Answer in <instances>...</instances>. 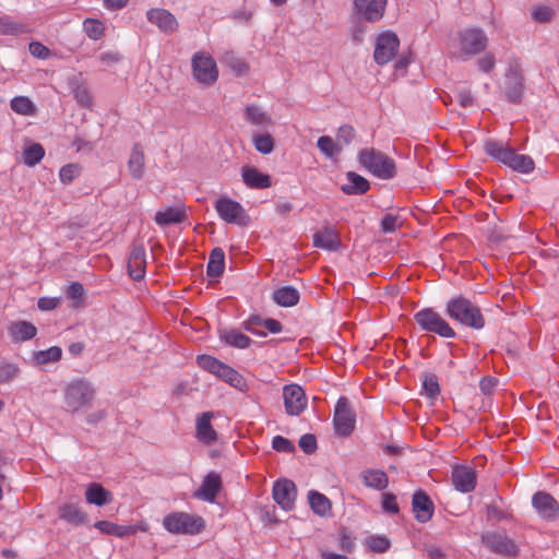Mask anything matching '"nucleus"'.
I'll list each match as a JSON object with an SVG mask.
<instances>
[{"label":"nucleus","mask_w":559,"mask_h":559,"mask_svg":"<svg viewBox=\"0 0 559 559\" xmlns=\"http://www.w3.org/2000/svg\"><path fill=\"white\" fill-rule=\"evenodd\" d=\"M313 246L330 251L337 250L341 239L337 231L331 226H324L313 235Z\"/></svg>","instance_id":"23"},{"label":"nucleus","mask_w":559,"mask_h":559,"mask_svg":"<svg viewBox=\"0 0 559 559\" xmlns=\"http://www.w3.org/2000/svg\"><path fill=\"white\" fill-rule=\"evenodd\" d=\"M412 509L415 519L420 523H426L432 518L435 506L424 490H418L413 495Z\"/></svg>","instance_id":"18"},{"label":"nucleus","mask_w":559,"mask_h":559,"mask_svg":"<svg viewBox=\"0 0 559 559\" xmlns=\"http://www.w3.org/2000/svg\"><path fill=\"white\" fill-rule=\"evenodd\" d=\"M273 498L284 510H292L296 499V486L288 479L277 480L273 486Z\"/></svg>","instance_id":"16"},{"label":"nucleus","mask_w":559,"mask_h":559,"mask_svg":"<svg viewBox=\"0 0 559 559\" xmlns=\"http://www.w3.org/2000/svg\"><path fill=\"white\" fill-rule=\"evenodd\" d=\"M217 377L241 392L249 390L246 379L238 371L225 364Z\"/></svg>","instance_id":"32"},{"label":"nucleus","mask_w":559,"mask_h":559,"mask_svg":"<svg viewBox=\"0 0 559 559\" xmlns=\"http://www.w3.org/2000/svg\"><path fill=\"white\" fill-rule=\"evenodd\" d=\"M73 95H74V98L76 99V102L81 106H83V107L91 106V104H92V96L90 94L88 88L85 85H83V84L76 85L73 88Z\"/></svg>","instance_id":"52"},{"label":"nucleus","mask_w":559,"mask_h":559,"mask_svg":"<svg viewBox=\"0 0 559 559\" xmlns=\"http://www.w3.org/2000/svg\"><path fill=\"white\" fill-rule=\"evenodd\" d=\"M212 418L213 413L205 412L197 419V437L205 444H212L217 440V432L211 424Z\"/></svg>","instance_id":"26"},{"label":"nucleus","mask_w":559,"mask_h":559,"mask_svg":"<svg viewBox=\"0 0 559 559\" xmlns=\"http://www.w3.org/2000/svg\"><path fill=\"white\" fill-rule=\"evenodd\" d=\"M127 166L133 179L140 180L143 178L145 174V155L140 143H135L132 146Z\"/></svg>","instance_id":"25"},{"label":"nucleus","mask_w":559,"mask_h":559,"mask_svg":"<svg viewBox=\"0 0 559 559\" xmlns=\"http://www.w3.org/2000/svg\"><path fill=\"white\" fill-rule=\"evenodd\" d=\"M451 480L456 490L467 493L475 489L477 475L471 466L456 465L452 469Z\"/></svg>","instance_id":"15"},{"label":"nucleus","mask_w":559,"mask_h":559,"mask_svg":"<svg viewBox=\"0 0 559 559\" xmlns=\"http://www.w3.org/2000/svg\"><path fill=\"white\" fill-rule=\"evenodd\" d=\"M532 504L546 521H555L559 518V503L546 491L536 492L532 498Z\"/></svg>","instance_id":"14"},{"label":"nucleus","mask_w":559,"mask_h":559,"mask_svg":"<svg viewBox=\"0 0 559 559\" xmlns=\"http://www.w3.org/2000/svg\"><path fill=\"white\" fill-rule=\"evenodd\" d=\"M300 449L307 453L312 454L317 451V439L311 433H306L299 439Z\"/></svg>","instance_id":"56"},{"label":"nucleus","mask_w":559,"mask_h":559,"mask_svg":"<svg viewBox=\"0 0 559 559\" xmlns=\"http://www.w3.org/2000/svg\"><path fill=\"white\" fill-rule=\"evenodd\" d=\"M163 524L168 532L174 534L194 535L205 527V522L201 516L186 512H173L166 515Z\"/></svg>","instance_id":"5"},{"label":"nucleus","mask_w":559,"mask_h":559,"mask_svg":"<svg viewBox=\"0 0 559 559\" xmlns=\"http://www.w3.org/2000/svg\"><path fill=\"white\" fill-rule=\"evenodd\" d=\"M82 166L76 163H70L61 167L59 171L60 181L63 185H70L76 177L80 176Z\"/></svg>","instance_id":"44"},{"label":"nucleus","mask_w":559,"mask_h":559,"mask_svg":"<svg viewBox=\"0 0 559 559\" xmlns=\"http://www.w3.org/2000/svg\"><path fill=\"white\" fill-rule=\"evenodd\" d=\"M44 156L45 150L43 145L39 143H33L32 145L27 146L23 152L24 163L29 167H34L35 165H37Z\"/></svg>","instance_id":"41"},{"label":"nucleus","mask_w":559,"mask_h":559,"mask_svg":"<svg viewBox=\"0 0 559 559\" xmlns=\"http://www.w3.org/2000/svg\"><path fill=\"white\" fill-rule=\"evenodd\" d=\"M359 160L370 173L381 179H390L395 176L394 160L380 151L365 148L359 153Z\"/></svg>","instance_id":"4"},{"label":"nucleus","mask_w":559,"mask_h":559,"mask_svg":"<svg viewBox=\"0 0 559 559\" xmlns=\"http://www.w3.org/2000/svg\"><path fill=\"white\" fill-rule=\"evenodd\" d=\"M481 539L486 547H488L492 552L510 558H515L519 555V548L516 544L506 534L487 533L483 535Z\"/></svg>","instance_id":"12"},{"label":"nucleus","mask_w":559,"mask_h":559,"mask_svg":"<svg viewBox=\"0 0 559 559\" xmlns=\"http://www.w3.org/2000/svg\"><path fill=\"white\" fill-rule=\"evenodd\" d=\"M477 64L483 72L489 73L496 66V59L492 53H486L477 60Z\"/></svg>","instance_id":"62"},{"label":"nucleus","mask_w":559,"mask_h":559,"mask_svg":"<svg viewBox=\"0 0 559 559\" xmlns=\"http://www.w3.org/2000/svg\"><path fill=\"white\" fill-rule=\"evenodd\" d=\"M84 32L91 39H99L105 31L104 24L94 19H86L83 23Z\"/></svg>","instance_id":"48"},{"label":"nucleus","mask_w":559,"mask_h":559,"mask_svg":"<svg viewBox=\"0 0 559 559\" xmlns=\"http://www.w3.org/2000/svg\"><path fill=\"white\" fill-rule=\"evenodd\" d=\"M84 293H85V289H84L83 285L79 282H74L68 287L66 295H67V298H69V299L81 300L84 296Z\"/></svg>","instance_id":"60"},{"label":"nucleus","mask_w":559,"mask_h":559,"mask_svg":"<svg viewBox=\"0 0 559 559\" xmlns=\"http://www.w3.org/2000/svg\"><path fill=\"white\" fill-rule=\"evenodd\" d=\"M257 151L262 154H270L274 148V140L269 133H261L253 136Z\"/></svg>","instance_id":"47"},{"label":"nucleus","mask_w":559,"mask_h":559,"mask_svg":"<svg viewBox=\"0 0 559 559\" xmlns=\"http://www.w3.org/2000/svg\"><path fill=\"white\" fill-rule=\"evenodd\" d=\"M308 498L310 508L316 514L324 516L330 513L332 504L329 498L323 493L312 490L309 492Z\"/></svg>","instance_id":"38"},{"label":"nucleus","mask_w":559,"mask_h":559,"mask_svg":"<svg viewBox=\"0 0 559 559\" xmlns=\"http://www.w3.org/2000/svg\"><path fill=\"white\" fill-rule=\"evenodd\" d=\"M382 508L385 512L396 514L400 511L396 497L391 492L382 495Z\"/></svg>","instance_id":"57"},{"label":"nucleus","mask_w":559,"mask_h":559,"mask_svg":"<svg viewBox=\"0 0 559 559\" xmlns=\"http://www.w3.org/2000/svg\"><path fill=\"white\" fill-rule=\"evenodd\" d=\"M285 411L290 416H298L307 406L304 389L298 384H288L283 388Z\"/></svg>","instance_id":"13"},{"label":"nucleus","mask_w":559,"mask_h":559,"mask_svg":"<svg viewBox=\"0 0 559 559\" xmlns=\"http://www.w3.org/2000/svg\"><path fill=\"white\" fill-rule=\"evenodd\" d=\"M503 164L513 170L524 174L531 173L534 169V160L527 155L516 154L513 148H510V155H508Z\"/></svg>","instance_id":"30"},{"label":"nucleus","mask_w":559,"mask_h":559,"mask_svg":"<svg viewBox=\"0 0 559 559\" xmlns=\"http://www.w3.org/2000/svg\"><path fill=\"white\" fill-rule=\"evenodd\" d=\"M29 52L37 58L46 59L48 58L50 51L49 49L38 41H33L29 44Z\"/></svg>","instance_id":"61"},{"label":"nucleus","mask_w":559,"mask_h":559,"mask_svg":"<svg viewBox=\"0 0 559 559\" xmlns=\"http://www.w3.org/2000/svg\"><path fill=\"white\" fill-rule=\"evenodd\" d=\"M222 337L228 345L241 349L247 348L251 343V340L246 334L236 330L225 332Z\"/></svg>","instance_id":"43"},{"label":"nucleus","mask_w":559,"mask_h":559,"mask_svg":"<svg viewBox=\"0 0 559 559\" xmlns=\"http://www.w3.org/2000/svg\"><path fill=\"white\" fill-rule=\"evenodd\" d=\"M273 300L282 307H293L299 301V292L292 286L281 287L273 293Z\"/></svg>","instance_id":"35"},{"label":"nucleus","mask_w":559,"mask_h":559,"mask_svg":"<svg viewBox=\"0 0 559 559\" xmlns=\"http://www.w3.org/2000/svg\"><path fill=\"white\" fill-rule=\"evenodd\" d=\"M317 145L322 154H324L326 157H333L341 151V148L336 146L333 139L328 135L320 136Z\"/></svg>","instance_id":"50"},{"label":"nucleus","mask_w":559,"mask_h":559,"mask_svg":"<svg viewBox=\"0 0 559 559\" xmlns=\"http://www.w3.org/2000/svg\"><path fill=\"white\" fill-rule=\"evenodd\" d=\"M355 138V130L352 126L344 124L340 127L337 131V139L343 141L345 144H349Z\"/></svg>","instance_id":"63"},{"label":"nucleus","mask_w":559,"mask_h":559,"mask_svg":"<svg viewBox=\"0 0 559 559\" xmlns=\"http://www.w3.org/2000/svg\"><path fill=\"white\" fill-rule=\"evenodd\" d=\"M362 484L376 490H384L389 485V477L382 469L367 468L359 475Z\"/></svg>","instance_id":"27"},{"label":"nucleus","mask_w":559,"mask_h":559,"mask_svg":"<svg viewBox=\"0 0 559 559\" xmlns=\"http://www.w3.org/2000/svg\"><path fill=\"white\" fill-rule=\"evenodd\" d=\"M62 350L58 346H52L46 350H39L34 354V359L37 365H46L60 360Z\"/></svg>","instance_id":"42"},{"label":"nucleus","mask_w":559,"mask_h":559,"mask_svg":"<svg viewBox=\"0 0 559 559\" xmlns=\"http://www.w3.org/2000/svg\"><path fill=\"white\" fill-rule=\"evenodd\" d=\"M221 488V475L215 472H211L204 477L200 488L194 492V497L209 502H213L215 501V498Z\"/></svg>","instance_id":"20"},{"label":"nucleus","mask_w":559,"mask_h":559,"mask_svg":"<svg viewBox=\"0 0 559 559\" xmlns=\"http://www.w3.org/2000/svg\"><path fill=\"white\" fill-rule=\"evenodd\" d=\"M59 300L57 298L41 297L38 299V308L43 311H49L57 308Z\"/></svg>","instance_id":"64"},{"label":"nucleus","mask_w":559,"mask_h":559,"mask_svg":"<svg viewBox=\"0 0 559 559\" xmlns=\"http://www.w3.org/2000/svg\"><path fill=\"white\" fill-rule=\"evenodd\" d=\"M399 46L400 40L395 33L385 32L380 34L373 52L374 61L379 66L386 64L395 57Z\"/></svg>","instance_id":"11"},{"label":"nucleus","mask_w":559,"mask_h":559,"mask_svg":"<svg viewBox=\"0 0 559 559\" xmlns=\"http://www.w3.org/2000/svg\"><path fill=\"white\" fill-rule=\"evenodd\" d=\"M197 362L202 369H204L211 373H214L216 376H218L221 369L224 366V362H222L218 359H216L212 356H209V355L198 356Z\"/></svg>","instance_id":"46"},{"label":"nucleus","mask_w":559,"mask_h":559,"mask_svg":"<svg viewBox=\"0 0 559 559\" xmlns=\"http://www.w3.org/2000/svg\"><path fill=\"white\" fill-rule=\"evenodd\" d=\"M145 248L141 243H133L128 259V272L132 280L140 281L145 275Z\"/></svg>","instance_id":"17"},{"label":"nucleus","mask_w":559,"mask_h":559,"mask_svg":"<svg viewBox=\"0 0 559 559\" xmlns=\"http://www.w3.org/2000/svg\"><path fill=\"white\" fill-rule=\"evenodd\" d=\"M20 373L16 364L2 361L0 362V383H8L14 380Z\"/></svg>","instance_id":"49"},{"label":"nucleus","mask_w":559,"mask_h":559,"mask_svg":"<svg viewBox=\"0 0 559 559\" xmlns=\"http://www.w3.org/2000/svg\"><path fill=\"white\" fill-rule=\"evenodd\" d=\"M242 180L251 189H266L272 185L271 177L263 174L255 167L243 166L241 169Z\"/></svg>","instance_id":"24"},{"label":"nucleus","mask_w":559,"mask_h":559,"mask_svg":"<svg viewBox=\"0 0 559 559\" xmlns=\"http://www.w3.org/2000/svg\"><path fill=\"white\" fill-rule=\"evenodd\" d=\"M94 526L104 534L117 537H124L136 532L135 527L132 525L122 526L109 521H98Z\"/></svg>","instance_id":"34"},{"label":"nucleus","mask_w":559,"mask_h":559,"mask_svg":"<svg viewBox=\"0 0 559 559\" xmlns=\"http://www.w3.org/2000/svg\"><path fill=\"white\" fill-rule=\"evenodd\" d=\"M59 518L73 525H80L86 521V513L75 503H66L59 509Z\"/></svg>","instance_id":"33"},{"label":"nucleus","mask_w":559,"mask_h":559,"mask_svg":"<svg viewBox=\"0 0 559 559\" xmlns=\"http://www.w3.org/2000/svg\"><path fill=\"white\" fill-rule=\"evenodd\" d=\"M400 226L399 217L392 214H386L381 221V228L384 233H393Z\"/></svg>","instance_id":"58"},{"label":"nucleus","mask_w":559,"mask_h":559,"mask_svg":"<svg viewBox=\"0 0 559 559\" xmlns=\"http://www.w3.org/2000/svg\"><path fill=\"white\" fill-rule=\"evenodd\" d=\"M272 447L277 452H285V453L295 452L294 443L290 440H288L282 436H276L273 438Z\"/></svg>","instance_id":"54"},{"label":"nucleus","mask_w":559,"mask_h":559,"mask_svg":"<svg viewBox=\"0 0 559 559\" xmlns=\"http://www.w3.org/2000/svg\"><path fill=\"white\" fill-rule=\"evenodd\" d=\"M552 15H554L552 10L548 7L536 8L532 13L533 19L536 22H540V23L550 22L552 19Z\"/></svg>","instance_id":"59"},{"label":"nucleus","mask_w":559,"mask_h":559,"mask_svg":"<svg viewBox=\"0 0 559 559\" xmlns=\"http://www.w3.org/2000/svg\"><path fill=\"white\" fill-rule=\"evenodd\" d=\"M147 20L155 24L162 32L170 34L177 31L176 17L165 9H151L146 13Z\"/></svg>","instance_id":"22"},{"label":"nucleus","mask_w":559,"mask_h":559,"mask_svg":"<svg viewBox=\"0 0 559 559\" xmlns=\"http://www.w3.org/2000/svg\"><path fill=\"white\" fill-rule=\"evenodd\" d=\"M447 314L452 320L474 330H480L485 326V318L479 307L463 296L448 301Z\"/></svg>","instance_id":"1"},{"label":"nucleus","mask_w":559,"mask_h":559,"mask_svg":"<svg viewBox=\"0 0 559 559\" xmlns=\"http://www.w3.org/2000/svg\"><path fill=\"white\" fill-rule=\"evenodd\" d=\"M524 76L519 60L509 62L504 79V96L508 102L520 104L523 98Z\"/></svg>","instance_id":"7"},{"label":"nucleus","mask_w":559,"mask_h":559,"mask_svg":"<svg viewBox=\"0 0 559 559\" xmlns=\"http://www.w3.org/2000/svg\"><path fill=\"white\" fill-rule=\"evenodd\" d=\"M8 331L12 341L15 343L32 340L37 333L36 326L27 321L12 322Z\"/></svg>","instance_id":"28"},{"label":"nucleus","mask_w":559,"mask_h":559,"mask_svg":"<svg viewBox=\"0 0 559 559\" xmlns=\"http://www.w3.org/2000/svg\"><path fill=\"white\" fill-rule=\"evenodd\" d=\"M95 389L86 380H74L64 390L66 409L76 413L88 407L95 397Z\"/></svg>","instance_id":"3"},{"label":"nucleus","mask_w":559,"mask_h":559,"mask_svg":"<svg viewBox=\"0 0 559 559\" xmlns=\"http://www.w3.org/2000/svg\"><path fill=\"white\" fill-rule=\"evenodd\" d=\"M488 45L486 33L479 27H466L457 33L456 57L468 60L485 51Z\"/></svg>","instance_id":"2"},{"label":"nucleus","mask_w":559,"mask_h":559,"mask_svg":"<svg viewBox=\"0 0 559 559\" xmlns=\"http://www.w3.org/2000/svg\"><path fill=\"white\" fill-rule=\"evenodd\" d=\"M423 388L429 397H436L440 393L439 382L435 374L425 376Z\"/></svg>","instance_id":"53"},{"label":"nucleus","mask_w":559,"mask_h":559,"mask_svg":"<svg viewBox=\"0 0 559 559\" xmlns=\"http://www.w3.org/2000/svg\"><path fill=\"white\" fill-rule=\"evenodd\" d=\"M225 270V253L222 248H214L209 257L206 274L209 277H219Z\"/></svg>","instance_id":"31"},{"label":"nucleus","mask_w":559,"mask_h":559,"mask_svg":"<svg viewBox=\"0 0 559 559\" xmlns=\"http://www.w3.org/2000/svg\"><path fill=\"white\" fill-rule=\"evenodd\" d=\"M215 210L219 217L229 224L246 226L250 221L242 205L229 198H219L215 202Z\"/></svg>","instance_id":"9"},{"label":"nucleus","mask_w":559,"mask_h":559,"mask_svg":"<svg viewBox=\"0 0 559 559\" xmlns=\"http://www.w3.org/2000/svg\"><path fill=\"white\" fill-rule=\"evenodd\" d=\"M414 320L425 332L433 333L444 338H454L456 336L455 331L450 324L432 308L419 310L414 314Z\"/></svg>","instance_id":"6"},{"label":"nucleus","mask_w":559,"mask_h":559,"mask_svg":"<svg viewBox=\"0 0 559 559\" xmlns=\"http://www.w3.org/2000/svg\"><path fill=\"white\" fill-rule=\"evenodd\" d=\"M354 7L366 21L376 22L383 16L386 0H354Z\"/></svg>","instance_id":"19"},{"label":"nucleus","mask_w":559,"mask_h":559,"mask_svg":"<svg viewBox=\"0 0 559 559\" xmlns=\"http://www.w3.org/2000/svg\"><path fill=\"white\" fill-rule=\"evenodd\" d=\"M510 148L511 147L506 146L502 142L495 140H488L484 145L486 154L501 163H503L506 158H508V155H510Z\"/></svg>","instance_id":"40"},{"label":"nucleus","mask_w":559,"mask_h":559,"mask_svg":"<svg viewBox=\"0 0 559 559\" xmlns=\"http://www.w3.org/2000/svg\"><path fill=\"white\" fill-rule=\"evenodd\" d=\"M368 547L378 554L385 552L390 548V540L384 536H370L367 539Z\"/></svg>","instance_id":"51"},{"label":"nucleus","mask_w":559,"mask_h":559,"mask_svg":"<svg viewBox=\"0 0 559 559\" xmlns=\"http://www.w3.org/2000/svg\"><path fill=\"white\" fill-rule=\"evenodd\" d=\"M192 73L194 79L204 85H212L218 78L215 60L203 52H197L192 57Z\"/></svg>","instance_id":"8"},{"label":"nucleus","mask_w":559,"mask_h":559,"mask_svg":"<svg viewBox=\"0 0 559 559\" xmlns=\"http://www.w3.org/2000/svg\"><path fill=\"white\" fill-rule=\"evenodd\" d=\"M85 498L88 503L102 507L111 501V493L100 484L92 483L85 491Z\"/></svg>","instance_id":"29"},{"label":"nucleus","mask_w":559,"mask_h":559,"mask_svg":"<svg viewBox=\"0 0 559 559\" xmlns=\"http://www.w3.org/2000/svg\"><path fill=\"white\" fill-rule=\"evenodd\" d=\"M333 421L336 433L343 437L349 436L355 428L356 416L344 396L335 405Z\"/></svg>","instance_id":"10"},{"label":"nucleus","mask_w":559,"mask_h":559,"mask_svg":"<svg viewBox=\"0 0 559 559\" xmlns=\"http://www.w3.org/2000/svg\"><path fill=\"white\" fill-rule=\"evenodd\" d=\"M188 215L186 211V206L183 204L176 206H168L165 210H160L156 212L154 216L155 223L165 227L173 224H181L187 221Z\"/></svg>","instance_id":"21"},{"label":"nucleus","mask_w":559,"mask_h":559,"mask_svg":"<svg viewBox=\"0 0 559 559\" xmlns=\"http://www.w3.org/2000/svg\"><path fill=\"white\" fill-rule=\"evenodd\" d=\"M11 109L20 115H32L35 110L33 103L28 97L16 96L11 99Z\"/></svg>","instance_id":"45"},{"label":"nucleus","mask_w":559,"mask_h":559,"mask_svg":"<svg viewBox=\"0 0 559 559\" xmlns=\"http://www.w3.org/2000/svg\"><path fill=\"white\" fill-rule=\"evenodd\" d=\"M348 183L342 187V190L346 194H362L369 189V182L364 177L356 173L347 174Z\"/></svg>","instance_id":"36"},{"label":"nucleus","mask_w":559,"mask_h":559,"mask_svg":"<svg viewBox=\"0 0 559 559\" xmlns=\"http://www.w3.org/2000/svg\"><path fill=\"white\" fill-rule=\"evenodd\" d=\"M29 31L28 25L19 21L12 20L10 16H0V34L19 36Z\"/></svg>","instance_id":"37"},{"label":"nucleus","mask_w":559,"mask_h":559,"mask_svg":"<svg viewBox=\"0 0 559 559\" xmlns=\"http://www.w3.org/2000/svg\"><path fill=\"white\" fill-rule=\"evenodd\" d=\"M263 321L259 316H252L245 322V329L252 334L265 336L266 333L260 330V328H263Z\"/></svg>","instance_id":"55"},{"label":"nucleus","mask_w":559,"mask_h":559,"mask_svg":"<svg viewBox=\"0 0 559 559\" xmlns=\"http://www.w3.org/2000/svg\"><path fill=\"white\" fill-rule=\"evenodd\" d=\"M245 118L252 124L264 128L272 124V119L260 107L250 105L245 109Z\"/></svg>","instance_id":"39"}]
</instances>
